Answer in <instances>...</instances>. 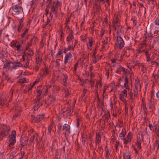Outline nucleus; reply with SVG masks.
Returning <instances> with one entry per match:
<instances>
[{
	"mask_svg": "<svg viewBox=\"0 0 159 159\" xmlns=\"http://www.w3.org/2000/svg\"><path fill=\"white\" fill-rule=\"evenodd\" d=\"M40 96H36V97L35 99L34 102L35 103H37V102H39L41 98L40 97Z\"/></svg>",
	"mask_w": 159,
	"mask_h": 159,
	"instance_id": "obj_52",
	"label": "nucleus"
},
{
	"mask_svg": "<svg viewBox=\"0 0 159 159\" xmlns=\"http://www.w3.org/2000/svg\"><path fill=\"white\" fill-rule=\"evenodd\" d=\"M13 69H15L16 67H20V63L18 62L13 61Z\"/></svg>",
	"mask_w": 159,
	"mask_h": 159,
	"instance_id": "obj_27",
	"label": "nucleus"
},
{
	"mask_svg": "<svg viewBox=\"0 0 159 159\" xmlns=\"http://www.w3.org/2000/svg\"><path fill=\"white\" fill-rule=\"evenodd\" d=\"M101 137L99 134H98L97 133H96V138L95 141L99 140V142H100L101 141Z\"/></svg>",
	"mask_w": 159,
	"mask_h": 159,
	"instance_id": "obj_33",
	"label": "nucleus"
},
{
	"mask_svg": "<svg viewBox=\"0 0 159 159\" xmlns=\"http://www.w3.org/2000/svg\"><path fill=\"white\" fill-rule=\"evenodd\" d=\"M22 46V44H21V43H18V44L17 45L16 44V45L15 47L16 48L17 50L20 51V48Z\"/></svg>",
	"mask_w": 159,
	"mask_h": 159,
	"instance_id": "obj_37",
	"label": "nucleus"
},
{
	"mask_svg": "<svg viewBox=\"0 0 159 159\" xmlns=\"http://www.w3.org/2000/svg\"><path fill=\"white\" fill-rule=\"evenodd\" d=\"M44 116V114H43L38 115L36 117H34V116H32L34 120L36 122L38 123L40 122L43 119Z\"/></svg>",
	"mask_w": 159,
	"mask_h": 159,
	"instance_id": "obj_9",
	"label": "nucleus"
},
{
	"mask_svg": "<svg viewBox=\"0 0 159 159\" xmlns=\"http://www.w3.org/2000/svg\"><path fill=\"white\" fill-rule=\"evenodd\" d=\"M44 91H45V90H44L43 88L42 89H38L37 91V96H40L41 93L42 92H43Z\"/></svg>",
	"mask_w": 159,
	"mask_h": 159,
	"instance_id": "obj_26",
	"label": "nucleus"
},
{
	"mask_svg": "<svg viewBox=\"0 0 159 159\" xmlns=\"http://www.w3.org/2000/svg\"><path fill=\"white\" fill-rule=\"evenodd\" d=\"M35 137V136L34 135H33L30 138V139L29 141L30 143H31L33 142L34 141V138Z\"/></svg>",
	"mask_w": 159,
	"mask_h": 159,
	"instance_id": "obj_48",
	"label": "nucleus"
},
{
	"mask_svg": "<svg viewBox=\"0 0 159 159\" xmlns=\"http://www.w3.org/2000/svg\"><path fill=\"white\" fill-rule=\"evenodd\" d=\"M108 37H107L106 39L104 40H102V43L104 44H106L107 43Z\"/></svg>",
	"mask_w": 159,
	"mask_h": 159,
	"instance_id": "obj_62",
	"label": "nucleus"
},
{
	"mask_svg": "<svg viewBox=\"0 0 159 159\" xmlns=\"http://www.w3.org/2000/svg\"><path fill=\"white\" fill-rule=\"evenodd\" d=\"M62 124L61 123H59L58 124V128L57 131V132L58 133V134H60V131L62 130Z\"/></svg>",
	"mask_w": 159,
	"mask_h": 159,
	"instance_id": "obj_28",
	"label": "nucleus"
},
{
	"mask_svg": "<svg viewBox=\"0 0 159 159\" xmlns=\"http://www.w3.org/2000/svg\"><path fill=\"white\" fill-rule=\"evenodd\" d=\"M63 75L64 77L63 80V84L64 86H66L67 84L66 81L68 79V77L67 75L66 74H63Z\"/></svg>",
	"mask_w": 159,
	"mask_h": 159,
	"instance_id": "obj_23",
	"label": "nucleus"
},
{
	"mask_svg": "<svg viewBox=\"0 0 159 159\" xmlns=\"http://www.w3.org/2000/svg\"><path fill=\"white\" fill-rule=\"evenodd\" d=\"M25 151H23L21 153V157L19 158L18 159H22L23 158V156L25 155Z\"/></svg>",
	"mask_w": 159,
	"mask_h": 159,
	"instance_id": "obj_57",
	"label": "nucleus"
},
{
	"mask_svg": "<svg viewBox=\"0 0 159 159\" xmlns=\"http://www.w3.org/2000/svg\"><path fill=\"white\" fill-rule=\"evenodd\" d=\"M26 61L27 62L24 66V67L25 68H27L28 67L29 64L30 60L28 58H27L26 60Z\"/></svg>",
	"mask_w": 159,
	"mask_h": 159,
	"instance_id": "obj_49",
	"label": "nucleus"
},
{
	"mask_svg": "<svg viewBox=\"0 0 159 159\" xmlns=\"http://www.w3.org/2000/svg\"><path fill=\"white\" fill-rule=\"evenodd\" d=\"M28 139H26L25 137H21L20 139V142L25 145H26L28 143Z\"/></svg>",
	"mask_w": 159,
	"mask_h": 159,
	"instance_id": "obj_17",
	"label": "nucleus"
},
{
	"mask_svg": "<svg viewBox=\"0 0 159 159\" xmlns=\"http://www.w3.org/2000/svg\"><path fill=\"white\" fill-rule=\"evenodd\" d=\"M156 25H159V20L158 19H156L154 21Z\"/></svg>",
	"mask_w": 159,
	"mask_h": 159,
	"instance_id": "obj_64",
	"label": "nucleus"
},
{
	"mask_svg": "<svg viewBox=\"0 0 159 159\" xmlns=\"http://www.w3.org/2000/svg\"><path fill=\"white\" fill-rule=\"evenodd\" d=\"M133 138L132 133L129 132L126 138H121L122 140H124V144L125 145L124 146H126L125 145L129 143L131 144V141Z\"/></svg>",
	"mask_w": 159,
	"mask_h": 159,
	"instance_id": "obj_4",
	"label": "nucleus"
},
{
	"mask_svg": "<svg viewBox=\"0 0 159 159\" xmlns=\"http://www.w3.org/2000/svg\"><path fill=\"white\" fill-rule=\"evenodd\" d=\"M78 66V63L76 62L74 66V71H76L77 70V67Z\"/></svg>",
	"mask_w": 159,
	"mask_h": 159,
	"instance_id": "obj_61",
	"label": "nucleus"
},
{
	"mask_svg": "<svg viewBox=\"0 0 159 159\" xmlns=\"http://www.w3.org/2000/svg\"><path fill=\"white\" fill-rule=\"evenodd\" d=\"M1 130L0 132V141L3 139V138L7 136L9 134V132L10 130V127L7 125H3L1 126Z\"/></svg>",
	"mask_w": 159,
	"mask_h": 159,
	"instance_id": "obj_1",
	"label": "nucleus"
},
{
	"mask_svg": "<svg viewBox=\"0 0 159 159\" xmlns=\"http://www.w3.org/2000/svg\"><path fill=\"white\" fill-rule=\"evenodd\" d=\"M35 103V104L33 108H34V111H36V110H37L38 109V108H39L40 106H39L38 104H39V103H38V102H37V103Z\"/></svg>",
	"mask_w": 159,
	"mask_h": 159,
	"instance_id": "obj_35",
	"label": "nucleus"
},
{
	"mask_svg": "<svg viewBox=\"0 0 159 159\" xmlns=\"http://www.w3.org/2000/svg\"><path fill=\"white\" fill-rule=\"evenodd\" d=\"M66 48V50H68V51L71 50H74L75 49V48L74 46H71V45H69L68 46V47Z\"/></svg>",
	"mask_w": 159,
	"mask_h": 159,
	"instance_id": "obj_40",
	"label": "nucleus"
},
{
	"mask_svg": "<svg viewBox=\"0 0 159 159\" xmlns=\"http://www.w3.org/2000/svg\"><path fill=\"white\" fill-rule=\"evenodd\" d=\"M23 20L24 17H22L21 19L20 20L19 25H18L17 30L19 32H20L22 29L23 28L24 26L23 24Z\"/></svg>",
	"mask_w": 159,
	"mask_h": 159,
	"instance_id": "obj_10",
	"label": "nucleus"
},
{
	"mask_svg": "<svg viewBox=\"0 0 159 159\" xmlns=\"http://www.w3.org/2000/svg\"><path fill=\"white\" fill-rule=\"evenodd\" d=\"M145 134V132L144 131H142L141 134V139L143 141V139Z\"/></svg>",
	"mask_w": 159,
	"mask_h": 159,
	"instance_id": "obj_42",
	"label": "nucleus"
},
{
	"mask_svg": "<svg viewBox=\"0 0 159 159\" xmlns=\"http://www.w3.org/2000/svg\"><path fill=\"white\" fill-rule=\"evenodd\" d=\"M118 22V21L117 20H113V23L114 24L113 25V28H114L115 29V30H116V25H115V24L116 23H117Z\"/></svg>",
	"mask_w": 159,
	"mask_h": 159,
	"instance_id": "obj_60",
	"label": "nucleus"
},
{
	"mask_svg": "<svg viewBox=\"0 0 159 159\" xmlns=\"http://www.w3.org/2000/svg\"><path fill=\"white\" fill-rule=\"evenodd\" d=\"M50 22V20L49 19V18H47V21L45 23V24H44L43 26V28H45L46 27V26Z\"/></svg>",
	"mask_w": 159,
	"mask_h": 159,
	"instance_id": "obj_46",
	"label": "nucleus"
},
{
	"mask_svg": "<svg viewBox=\"0 0 159 159\" xmlns=\"http://www.w3.org/2000/svg\"><path fill=\"white\" fill-rule=\"evenodd\" d=\"M48 68L46 67L41 72L40 75L42 78L44 77L48 73Z\"/></svg>",
	"mask_w": 159,
	"mask_h": 159,
	"instance_id": "obj_13",
	"label": "nucleus"
},
{
	"mask_svg": "<svg viewBox=\"0 0 159 159\" xmlns=\"http://www.w3.org/2000/svg\"><path fill=\"white\" fill-rule=\"evenodd\" d=\"M105 150L106 152V158L107 159V158L109 157V156L110 155V152L111 150H110V149H108L107 146L105 147Z\"/></svg>",
	"mask_w": 159,
	"mask_h": 159,
	"instance_id": "obj_21",
	"label": "nucleus"
},
{
	"mask_svg": "<svg viewBox=\"0 0 159 159\" xmlns=\"http://www.w3.org/2000/svg\"><path fill=\"white\" fill-rule=\"evenodd\" d=\"M143 52H145L146 56L147 58V61H150V56L151 54H150L148 51L147 50H143Z\"/></svg>",
	"mask_w": 159,
	"mask_h": 159,
	"instance_id": "obj_18",
	"label": "nucleus"
},
{
	"mask_svg": "<svg viewBox=\"0 0 159 159\" xmlns=\"http://www.w3.org/2000/svg\"><path fill=\"white\" fill-rule=\"evenodd\" d=\"M59 152L58 149H57L55 150V157H57L59 155Z\"/></svg>",
	"mask_w": 159,
	"mask_h": 159,
	"instance_id": "obj_63",
	"label": "nucleus"
},
{
	"mask_svg": "<svg viewBox=\"0 0 159 159\" xmlns=\"http://www.w3.org/2000/svg\"><path fill=\"white\" fill-rule=\"evenodd\" d=\"M16 131L13 130L12 131L11 135H9L8 139L10 143L9 146L10 147L13 146L16 143Z\"/></svg>",
	"mask_w": 159,
	"mask_h": 159,
	"instance_id": "obj_2",
	"label": "nucleus"
},
{
	"mask_svg": "<svg viewBox=\"0 0 159 159\" xmlns=\"http://www.w3.org/2000/svg\"><path fill=\"white\" fill-rule=\"evenodd\" d=\"M124 158L126 159H130V156L129 151H126L123 154Z\"/></svg>",
	"mask_w": 159,
	"mask_h": 159,
	"instance_id": "obj_22",
	"label": "nucleus"
},
{
	"mask_svg": "<svg viewBox=\"0 0 159 159\" xmlns=\"http://www.w3.org/2000/svg\"><path fill=\"white\" fill-rule=\"evenodd\" d=\"M40 65V64H39V63H37V64L35 65V66L34 67V69H35V70L36 72H37L39 70V66Z\"/></svg>",
	"mask_w": 159,
	"mask_h": 159,
	"instance_id": "obj_51",
	"label": "nucleus"
},
{
	"mask_svg": "<svg viewBox=\"0 0 159 159\" xmlns=\"http://www.w3.org/2000/svg\"><path fill=\"white\" fill-rule=\"evenodd\" d=\"M28 29H26L23 33L21 35V37L22 39H23L24 38L26 34L28 32Z\"/></svg>",
	"mask_w": 159,
	"mask_h": 159,
	"instance_id": "obj_36",
	"label": "nucleus"
},
{
	"mask_svg": "<svg viewBox=\"0 0 159 159\" xmlns=\"http://www.w3.org/2000/svg\"><path fill=\"white\" fill-rule=\"evenodd\" d=\"M154 127L155 128V131L157 136H159V128L158 125L155 124V122L153 123Z\"/></svg>",
	"mask_w": 159,
	"mask_h": 159,
	"instance_id": "obj_19",
	"label": "nucleus"
},
{
	"mask_svg": "<svg viewBox=\"0 0 159 159\" xmlns=\"http://www.w3.org/2000/svg\"><path fill=\"white\" fill-rule=\"evenodd\" d=\"M128 94L130 96V99H131L132 101H133L134 99V98L132 97L133 93H132V91L131 90L130 91V92L128 93Z\"/></svg>",
	"mask_w": 159,
	"mask_h": 159,
	"instance_id": "obj_41",
	"label": "nucleus"
},
{
	"mask_svg": "<svg viewBox=\"0 0 159 159\" xmlns=\"http://www.w3.org/2000/svg\"><path fill=\"white\" fill-rule=\"evenodd\" d=\"M144 36H145V38L146 39H147L148 40H151L153 37L152 34L151 33H147V29H146V33L144 34Z\"/></svg>",
	"mask_w": 159,
	"mask_h": 159,
	"instance_id": "obj_14",
	"label": "nucleus"
},
{
	"mask_svg": "<svg viewBox=\"0 0 159 159\" xmlns=\"http://www.w3.org/2000/svg\"><path fill=\"white\" fill-rule=\"evenodd\" d=\"M26 82V80L25 78H23L19 79V83H24Z\"/></svg>",
	"mask_w": 159,
	"mask_h": 159,
	"instance_id": "obj_43",
	"label": "nucleus"
},
{
	"mask_svg": "<svg viewBox=\"0 0 159 159\" xmlns=\"http://www.w3.org/2000/svg\"><path fill=\"white\" fill-rule=\"evenodd\" d=\"M72 57V55L70 52H68L66 54L65 57L64 64L66 65L68 62H70V60Z\"/></svg>",
	"mask_w": 159,
	"mask_h": 159,
	"instance_id": "obj_11",
	"label": "nucleus"
},
{
	"mask_svg": "<svg viewBox=\"0 0 159 159\" xmlns=\"http://www.w3.org/2000/svg\"><path fill=\"white\" fill-rule=\"evenodd\" d=\"M125 71V68L123 67H120L119 68H118L117 70H116V72L117 73H120L121 71Z\"/></svg>",
	"mask_w": 159,
	"mask_h": 159,
	"instance_id": "obj_31",
	"label": "nucleus"
},
{
	"mask_svg": "<svg viewBox=\"0 0 159 159\" xmlns=\"http://www.w3.org/2000/svg\"><path fill=\"white\" fill-rule=\"evenodd\" d=\"M125 83L124 84H129V80H128V77L127 75H126L125 74Z\"/></svg>",
	"mask_w": 159,
	"mask_h": 159,
	"instance_id": "obj_54",
	"label": "nucleus"
},
{
	"mask_svg": "<svg viewBox=\"0 0 159 159\" xmlns=\"http://www.w3.org/2000/svg\"><path fill=\"white\" fill-rule=\"evenodd\" d=\"M126 133L125 128H124L122 130L121 132L119 134V137L121 138H124Z\"/></svg>",
	"mask_w": 159,
	"mask_h": 159,
	"instance_id": "obj_20",
	"label": "nucleus"
},
{
	"mask_svg": "<svg viewBox=\"0 0 159 159\" xmlns=\"http://www.w3.org/2000/svg\"><path fill=\"white\" fill-rule=\"evenodd\" d=\"M122 95H123V98H124V97H126L127 96V91L125 89L123 90L122 92Z\"/></svg>",
	"mask_w": 159,
	"mask_h": 159,
	"instance_id": "obj_39",
	"label": "nucleus"
},
{
	"mask_svg": "<svg viewBox=\"0 0 159 159\" xmlns=\"http://www.w3.org/2000/svg\"><path fill=\"white\" fill-rule=\"evenodd\" d=\"M104 116H105V120L107 122L109 119L110 118V114L109 112L108 111L107 113H105Z\"/></svg>",
	"mask_w": 159,
	"mask_h": 159,
	"instance_id": "obj_24",
	"label": "nucleus"
},
{
	"mask_svg": "<svg viewBox=\"0 0 159 159\" xmlns=\"http://www.w3.org/2000/svg\"><path fill=\"white\" fill-rule=\"evenodd\" d=\"M66 139L67 140L66 141L65 139H63L61 143V145L63 146L62 148L64 152H65V148H67L70 145V142L68 139Z\"/></svg>",
	"mask_w": 159,
	"mask_h": 159,
	"instance_id": "obj_7",
	"label": "nucleus"
},
{
	"mask_svg": "<svg viewBox=\"0 0 159 159\" xmlns=\"http://www.w3.org/2000/svg\"><path fill=\"white\" fill-rule=\"evenodd\" d=\"M17 43V42L16 43L15 42V41L14 40H13L11 43L10 44V45L11 47H16V44Z\"/></svg>",
	"mask_w": 159,
	"mask_h": 159,
	"instance_id": "obj_45",
	"label": "nucleus"
},
{
	"mask_svg": "<svg viewBox=\"0 0 159 159\" xmlns=\"http://www.w3.org/2000/svg\"><path fill=\"white\" fill-rule=\"evenodd\" d=\"M36 60V62H41L42 59L40 56H39L37 57Z\"/></svg>",
	"mask_w": 159,
	"mask_h": 159,
	"instance_id": "obj_56",
	"label": "nucleus"
},
{
	"mask_svg": "<svg viewBox=\"0 0 159 159\" xmlns=\"http://www.w3.org/2000/svg\"><path fill=\"white\" fill-rule=\"evenodd\" d=\"M148 105L149 108L150 109H152V111H153V109L155 108V106L152 103L151 100H150V102L148 103Z\"/></svg>",
	"mask_w": 159,
	"mask_h": 159,
	"instance_id": "obj_30",
	"label": "nucleus"
},
{
	"mask_svg": "<svg viewBox=\"0 0 159 159\" xmlns=\"http://www.w3.org/2000/svg\"><path fill=\"white\" fill-rule=\"evenodd\" d=\"M18 151L16 149L15 150L12 151L11 152V154L13 155V156L14 157H16L18 155L17 153Z\"/></svg>",
	"mask_w": 159,
	"mask_h": 159,
	"instance_id": "obj_34",
	"label": "nucleus"
},
{
	"mask_svg": "<svg viewBox=\"0 0 159 159\" xmlns=\"http://www.w3.org/2000/svg\"><path fill=\"white\" fill-rule=\"evenodd\" d=\"M151 97L152 99H153L154 97L155 93L153 90H152L151 91Z\"/></svg>",
	"mask_w": 159,
	"mask_h": 159,
	"instance_id": "obj_53",
	"label": "nucleus"
},
{
	"mask_svg": "<svg viewBox=\"0 0 159 159\" xmlns=\"http://www.w3.org/2000/svg\"><path fill=\"white\" fill-rule=\"evenodd\" d=\"M125 43L122 38L120 36L117 37L116 45L120 49L122 48L124 46Z\"/></svg>",
	"mask_w": 159,
	"mask_h": 159,
	"instance_id": "obj_5",
	"label": "nucleus"
},
{
	"mask_svg": "<svg viewBox=\"0 0 159 159\" xmlns=\"http://www.w3.org/2000/svg\"><path fill=\"white\" fill-rule=\"evenodd\" d=\"M13 62L7 61L6 63L4 64L3 68L9 70L11 68L13 69Z\"/></svg>",
	"mask_w": 159,
	"mask_h": 159,
	"instance_id": "obj_8",
	"label": "nucleus"
},
{
	"mask_svg": "<svg viewBox=\"0 0 159 159\" xmlns=\"http://www.w3.org/2000/svg\"><path fill=\"white\" fill-rule=\"evenodd\" d=\"M70 126L69 125V127H66V129L65 130V134L66 139H67V137L70 134Z\"/></svg>",
	"mask_w": 159,
	"mask_h": 159,
	"instance_id": "obj_15",
	"label": "nucleus"
},
{
	"mask_svg": "<svg viewBox=\"0 0 159 159\" xmlns=\"http://www.w3.org/2000/svg\"><path fill=\"white\" fill-rule=\"evenodd\" d=\"M73 38L70 36H68L66 38V41L68 42H69L70 41L72 40Z\"/></svg>",
	"mask_w": 159,
	"mask_h": 159,
	"instance_id": "obj_55",
	"label": "nucleus"
},
{
	"mask_svg": "<svg viewBox=\"0 0 159 159\" xmlns=\"http://www.w3.org/2000/svg\"><path fill=\"white\" fill-rule=\"evenodd\" d=\"M69 125H68L66 123L65 124L63 125L62 126V130L63 131L65 130V129H66V127H69Z\"/></svg>",
	"mask_w": 159,
	"mask_h": 159,
	"instance_id": "obj_47",
	"label": "nucleus"
},
{
	"mask_svg": "<svg viewBox=\"0 0 159 159\" xmlns=\"http://www.w3.org/2000/svg\"><path fill=\"white\" fill-rule=\"evenodd\" d=\"M135 89L137 90H138L139 88L140 90L141 89V85L139 84V80L135 84Z\"/></svg>",
	"mask_w": 159,
	"mask_h": 159,
	"instance_id": "obj_29",
	"label": "nucleus"
},
{
	"mask_svg": "<svg viewBox=\"0 0 159 159\" xmlns=\"http://www.w3.org/2000/svg\"><path fill=\"white\" fill-rule=\"evenodd\" d=\"M2 77H3L5 80H7L8 82L12 83L13 82L10 79V78L9 77V75L8 74H6L4 72L2 73Z\"/></svg>",
	"mask_w": 159,
	"mask_h": 159,
	"instance_id": "obj_12",
	"label": "nucleus"
},
{
	"mask_svg": "<svg viewBox=\"0 0 159 159\" xmlns=\"http://www.w3.org/2000/svg\"><path fill=\"white\" fill-rule=\"evenodd\" d=\"M12 9L13 10L15 14H20L22 17H24V13L22 7L17 5H14L12 6Z\"/></svg>",
	"mask_w": 159,
	"mask_h": 159,
	"instance_id": "obj_3",
	"label": "nucleus"
},
{
	"mask_svg": "<svg viewBox=\"0 0 159 159\" xmlns=\"http://www.w3.org/2000/svg\"><path fill=\"white\" fill-rule=\"evenodd\" d=\"M54 124V122L53 121L51 123L50 125L48 127L47 134L49 135H51V131L52 130V129L53 127V125Z\"/></svg>",
	"mask_w": 159,
	"mask_h": 159,
	"instance_id": "obj_16",
	"label": "nucleus"
},
{
	"mask_svg": "<svg viewBox=\"0 0 159 159\" xmlns=\"http://www.w3.org/2000/svg\"><path fill=\"white\" fill-rule=\"evenodd\" d=\"M7 97L8 95L7 94H0V105L3 106L5 104Z\"/></svg>",
	"mask_w": 159,
	"mask_h": 159,
	"instance_id": "obj_6",
	"label": "nucleus"
},
{
	"mask_svg": "<svg viewBox=\"0 0 159 159\" xmlns=\"http://www.w3.org/2000/svg\"><path fill=\"white\" fill-rule=\"evenodd\" d=\"M52 87V86L51 84L49 85L48 84L47 86L46 87V88H44V90H45V92L47 93L48 91V88H50Z\"/></svg>",
	"mask_w": 159,
	"mask_h": 159,
	"instance_id": "obj_50",
	"label": "nucleus"
},
{
	"mask_svg": "<svg viewBox=\"0 0 159 159\" xmlns=\"http://www.w3.org/2000/svg\"><path fill=\"white\" fill-rule=\"evenodd\" d=\"M31 45H32L31 43H30L29 42H27L25 47L26 50H29V52H30V50L29 47Z\"/></svg>",
	"mask_w": 159,
	"mask_h": 159,
	"instance_id": "obj_38",
	"label": "nucleus"
},
{
	"mask_svg": "<svg viewBox=\"0 0 159 159\" xmlns=\"http://www.w3.org/2000/svg\"><path fill=\"white\" fill-rule=\"evenodd\" d=\"M71 17V15H68L67 16V17L66 18V22L65 23V25H66L68 24V23L70 21V19Z\"/></svg>",
	"mask_w": 159,
	"mask_h": 159,
	"instance_id": "obj_32",
	"label": "nucleus"
},
{
	"mask_svg": "<svg viewBox=\"0 0 159 159\" xmlns=\"http://www.w3.org/2000/svg\"><path fill=\"white\" fill-rule=\"evenodd\" d=\"M55 145L54 144V143H52L51 146L50 147V151L51 152H53L54 150L55 149Z\"/></svg>",
	"mask_w": 159,
	"mask_h": 159,
	"instance_id": "obj_44",
	"label": "nucleus"
},
{
	"mask_svg": "<svg viewBox=\"0 0 159 159\" xmlns=\"http://www.w3.org/2000/svg\"><path fill=\"white\" fill-rule=\"evenodd\" d=\"M136 144L137 145V148L139 150H140L141 148V143L139 140L138 138H137V142L136 143Z\"/></svg>",
	"mask_w": 159,
	"mask_h": 159,
	"instance_id": "obj_25",
	"label": "nucleus"
},
{
	"mask_svg": "<svg viewBox=\"0 0 159 159\" xmlns=\"http://www.w3.org/2000/svg\"><path fill=\"white\" fill-rule=\"evenodd\" d=\"M20 114H19V113L17 114H14L13 116V117H12V119H15V118H17L20 116Z\"/></svg>",
	"mask_w": 159,
	"mask_h": 159,
	"instance_id": "obj_59",
	"label": "nucleus"
},
{
	"mask_svg": "<svg viewBox=\"0 0 159 159\" xmlns=\"http://www.w3.org/2000/svg\"><path fill=\"white\" fill-rule=\"evenodd\" d=\"M101 7L100 6H98L96 8V10L97 12H99L100 11Z\"/></svg>",
	"mask_w": 159,
	"mask_h": 159,
	"instance_id": "obj_58",
	"label": "nucleus"
}]
</instances>
